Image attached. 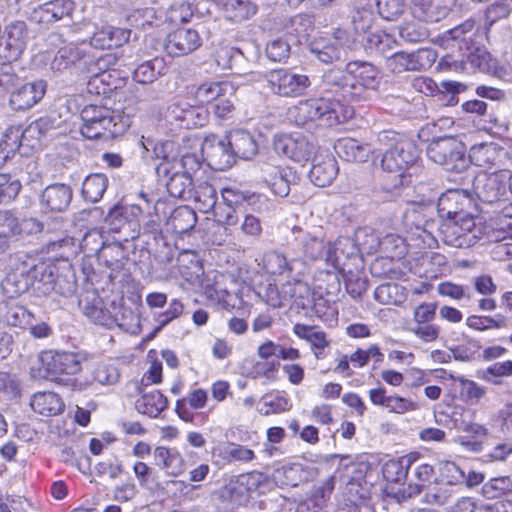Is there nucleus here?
Segmentation results:
<instances>
[{
    "instance_id": "nucleus-1",
    "label": "nucleus",
    "mask_w": 512,
    "mask_h": 512,
    "mask_svg": "<svg viewBox=\"0 0 512 512\" xmlns=\"http://www.w3.org/2000/svg\"><path fill=\"white\" fill-rule=\"evenodd\" d=\"M352 113V109L338 99L319 97L302 100L290 107L288 117L297 126L312 129L338 125L347 121Z\"/></svg>"
},
{
    "instance_id": "nucleus-2",
    "label": "nucleus",
    "mask_w": 512,
    "mask_h": 512,
    "mask_svg": "<svg viewBox=\"0 0 512 512\" xmlns=\"http://www.w3.org/2000/svg\"><path fill=\"white\" fill-rule=\"evenodd\" d=\"M419 150L416 144L408 139H400L382 156L381 167L384 171L399 177L400 184L410 182L411 174L408 172L417 162Z\"/></svg>"
},
{
    "instance_id": "nucleus-3",
    "label": "nucleus",
    "mask_w": 512,
    "mask_h": 512,
    "mask_svg": "<svg viewBox=\"0 0 512 512\" xmlns=\"http://www.w3.org/2000/svg\"><path fill=\"white\" fill-rule=\"evenodd\" d=\"M86 352L43 351L39 361L44 371V377L53 381H61L63 375H75L82 369V364L88 361Z\"/></svg>"
},
{
    "instance_id": "nucleus-4",
    "label": "nucleus",
    "mask_w": 512,
    "mask_h": 512,
    "mask_svg": "<svg viewBox=\"0 0 512 512\" xmlns=\"http://www.w3.org/2000/svg\"><path fill=\"white\" fill-rule=\"evenodd\" d=\"M466 149L455 137H440L427 146L428 158L443 166L447 171L461 172L467 167Z\"/></svg>"
},
{
    "instance_id": "nucleus-5",
    "label": "nucleus",
    "mask_w": 512,
    "mask_h": 512,
    "mask_svg": "<svg viewBox=\"0 0 512 512\" xmlns=\"http://www.w3.org/2000/svg\"><path fill=\"white\" fill-rule=\"evenodd\" d=\"M82 125L81 134L87 139H98L109 134L116 136L122 132V127H118L113 111L110 109L88 105L81 111Z\"/></svg>"
},
{
    "instance_id": "nucleus-6",
    "label": "nucleus",
    "mask_w": 512,
    "mask_h": 512,
    "mask_svg": "<svg viewBox=\"0 0 512 512\" xmlns=\"http://www.w3.org/2000/svg\"><path fill=\"white\" fill-rule=\"evenodd\" d=\"M270 91L277 96L297 98L306 94L311 86L310 77L288 68H279L266 74Z\"/></svg>"
},
{
    "instance_id": "nucleus-7",
    "label": "nucleus",
    "mask_w": 512,
    "mask_h": 512,
    "mask_svg": "<svg viewBox=\"0 0 512 512\" xmlns=\"http://www.w3.org/2000/svg\"><path fill=\"white\" fill-rule=\"evenodd\" d=\"M287 249L295 257H305L311 260L322 257L325 252L324 232L322 228L312 230L294 226L287 238Z\"/></svg>"
},
{
    "instance_id": "nucleus-8",
    "label": "nucleus",
    "mask_w": 512,
    "mask_h": 512,
    "mask_svg": "<svg viewBox=\"0 0 512 512\" xmlns=\"http://www.w3.org/2000/svg\"><path fill=\"white\" fill-rule=\"evenodd\" d=\"M439 231L444 243L457 248L471 247L477 240L472 213H467L461 218L446 219Z\"/></svg>"
},
{
    "instance_id": "nucleus-9",
    "label": "nucleus",
    "mask_w": 512,
    "mask_h": 512,
    "mask_svg": "<svg viewBox=\"0 0 512 512\" xmlns=\"http://www.w3.org/2000/svg\"><path fill=\"white\" fill-rule=\"evenodd\" d=\"M436 57V53L431 49L422 48L410 53L397 51L386 57L385 67L392 73L421 71L429 68Z\"/></svg>"
},
{
    "instance_id": "nucleus-10",
    "label": "nucleus",
    "mask_w": 512,
    "mask_h": 512,
    "mask_svg": "<svg viewBox=\"0 0 512 512\" xmlns=\"http://www.w3.org/2000/svg\"><path fill=\"white\" fill-rule=\"evenodd\" d=\"M474 205V200L467 190L449 189L439 197L437 209L439 216L446 220L472 213Z\"/></svg>"
},
{
    "instance_id": "nucleus-11",
    "label": "nucleus",
    "mask_w": 512,
    "mask_h": 512,
    "mask_svg": "<svg viewBox=\"0 0 512 512\" xmlns=\"http://www.w3.org/2000/svg\"><path fill=\"white\" fill-rule=\"evenodd\" d=\"M291 176L295 177L290 170L278 165L275 159L259 162V181L267 185L277 196L286 197L289 194Z\"/></svg>"
},
{
    "instance_id": "nucleus-12",
    "label": "nucleus",
    "mask_w": 512,
    "mask_h": 512,
    "mask_svg": "<svg viewBox=\"0 0 512 512\" xmlns=\"http://www.w3.org/2000/svg\"><path fill=\"white\" fill-rule=\"evenodd\" d=\"M274 150L296 162H306L314 152V145L301 133L282 134L274 139Z\"/></svg>"
},
{
    "instance_id": "nucleus-13",
    "label": "nucleus",
    "mask_w": 512,
    "mask_h": 512,
    "mask_svg": "<svg viewBox=\"0 0 512 512\" xmlns=\"http://www.w3.org/2000/svg\"><path fill=\"white\" fill-rule=\"evenodd\" d=\"M28 39L27 25L24 21H14L5 27L0 42V57L6 61L17 60L23 53Z\"/></svg>"
},
{
    "instance_id": "nucleus-14",
    "label": "nucleus",
    "mask_w": 512,
    "mask_h": 512,
    "mask_svg": "<svg viewBox=\"0 0 512 512\" xmlns=\"http://www.w3.org/2000/svg\"><path fill=\"white\" fill-rule=\"evenodd\" d=\"M201 151L209 165L216 170H226L236 161L227 136L223 138L216 135L207 136L202 143Z\"/></svg>"
},
{
    "instance_id": "nucleus-15",
    "label": "nucleus",
    "mask_w": 512,
    "mask_h": 512,
    "mask_svg": "<svg viewBox=\"0 0 512 512\" xmlns=\"http://www.w3.org/2000/svg\"><path fill=\"white\" fill-rule=\"evenodd\" d=\"M509 177L510 176L505 171L491 174H479L475 177L473 183L475 194L483 203H495L506 193V180Z\"/></svg>"
},
{
    "instance_id": "nucleus-16",
    "label": "nucleus",
    "mask_w": 512,
    "mask_h": 512,
    "mask_svg": "<svg viewBox=\"0 0 512 512\" xmlns=\"http://www.w3.org/2000/svg\"><path fill=\"white\" fill-rule=\"evenodd\" d=\"M202 45V38L197 30L178 28L170 32L164 41V50L172 57L191 54Z\"/></svg>"
},
{
    "instance_id": "nucleus-17",
    "label": "nucleus",
    "mask_w": 512,
    "mask_h": 512,
    "mask_svg": "<svg viewBox=\"0 0 512 512\" xmlns=\"http://www.w3.org/2000/svg\"><path fill=\"white\" fill-rule=\"evenodd\" d=\"M59 120L53 116H43L30 123L26 129L10 128L4 135V142L10 145L11 149L18 148L21 144L19 141L29 140L32 138H40L47 135L51 130L58 127Z\"/></svg>"
},
{
    "instance_id": "nucleus-18",
    "label": "nucleus",
    "mask_w": 512,
    "mask_h": 512,
    "mask_svg": "<svg viewBox=\"0 0 512 512\" xmlns=\"http://www.w3.org/2000/svg\"><path fill=\"white\" fill-rule=\"evenodd\" d=\"M347 73L351 77L353 92H357V90H376L381 83V72L371 62L350 61L347 63Z\"/></svg>"
},
{
    "instance_id": "nucleus-19",
    "label": "nucleus",
    "mask_w": 512,
    "mask_h": 512,
    "mask_svg": "<svg viewBox=\"0 0 512 512\" xmlns=\"http://www.w3.org/2000/svg\"><path fill=\"white\" fill-rule=\"evenodd\" d=\"M434 474V469L427 463H421L414 467L411 475L408 478L407 487L399 488L393 491V488H387L388 495H392L398 502L404 501L419 495L422 489L431 482Z\"/></svg>"
},
{
    "instance_id": "nucleus-20",
    "label": "nucleus",
    "mask_w": 512,
    "mask_h": 512,
    "mask_svg": "<svg viewBox=\"0 0 512 512\" xmlns=\"http://www.w3.org/2000/svg\"><path fill=\"white\" fill-rule=\"evenodd\" d=\"M46 88L44 80L23 84L11 92L9 105L15 111L30 109L44 97Z\"/></svg>"
},
{
    "instance_id": "nucleus-21",
    "label": "nucleus",
    "mask_w": 512,
    "mask_h": 512,
    "mask_svg": "<svg viewBox=\"0 0 512 512\" xmlns=\"http://www.w3.org/2000/svg\"><path fill=\"white\" fill-rule=\"evenodd\" d=\"M73 10V1L53 0L33 8L29 14V19L38 24H51L70 16Z\"/></svg>"
},
{
    "instance_id": "nucleus-22",
    "label": "nucleus",
    "mask_w": 512,
    "mask_h": 512,
    "mask_svg": "<svg viewBox=\"0 0 512 512\" xmlns=\"http://www.w3.org/2000/svg\"><path fill=\"white\" fill-rule=\"evenodd\" d=\"M456 0H412V13L415 18L424 22H438L445 18Z\"/></svg>"
},
{
    "instance_id": "nucleus-23",
    "label": "nucleus",
    "mask_w": 512,
    "mask_h": 512,
    "mask_svg": "<svg viewBox=\"0 0 512 512\" xmlns=\"http://www.w3.org/2000/svg\"><path fill=\"white\" fill-rule=\"evenodd\" d=\"M476 25L473 19H468L458 26L445 31L440 36L441 44L447 48L457 47L459 50H471L476 35Z\"/></svg>"
},
{
    "instance_id": "nucleus-24",
    "label": "nucleus",
    "mask_w": 512,
    "mask_h": 512,
    "mask_svg": "<svg viewBox=\"0 0 512 512\" xmlns=\"http://www.w3.org/2000/svg\"><path fill=\"white\" fill-rule=\"evenodd\" d=\"M72 196V189L68 185L51 184L42 191L40 206L45 211L63 212L69 207Z\"/></svg>"
},
{
    "instance_id": "nucleus-25",
    "label": "nucleus",
    "mask_w": 512,
    "mask_h": 512,
    "mask_svg": "<svg viewBox=\"0 0 512 512\" xmlns=\"http://www.w3.org/2000/svg\"><path fill=\"white\" fill-rule=\"evenodd\" d=\"M56 267L53 264L39 262L28 270L30 286L40 295H49L55 290Z\"/></svg>"
},
{
    "instance_id": "nucleus-26",
    "label": "nucleus",
    "mask_w": 512,
    "mask_h": 512,
    "mask_svg": "<svg viewBox=\"0 0 512 512\" xmlns=\"http://www.w3.org/2000/svg\"><path fill=\"white\" fill-rule=\"evenodd\" d=\"M131 30L126 28L104 26L94 32L90 44L97 49H112L127 43Z\"/></svg>"
},
{
    "instance_id": "nucleus-27",
    "label": "nucleus",
    "mask_w": 512,
    "mask_h": 512,
    "mask_svg": "<svg viewBox=\"0 0 512 512\" xmlns=\"http://www.w3.org/2000/svg\"><path fill=\"white\" fill-rule=\"evenodd\" d=\"M338 171L337 161L333 156H315L309 178L315 186L325 187L333 182Z\"/></svg>"
},
{
    "instance_id": "nucleus-28",
    "label": "nucleus",
    "mask_w": 512,
    "mask_h": 512,
    "mask_svg": "<svg viewBox=\"0 0 512 512\" xmlns=\"http://www.w3.org/2000/svg\"><path fill=\"white\" fill-rule=\"evenodd\" d=\"M227 138L235 159L238 157L250 160L257 154L258 145L248 131L235 129L227 135Z\"/></svg>"
},
{
    "instance_id": "nucleus-29",
    "label": "nucleus",
    "mask_w": 512,
    "mask_h": 512,
    "mask_svg": "<svg viewBox=\"0 0 512 512\" xmlns=\"http://www.w3.org/2000/svg\"><path fill=\"white\" fill-rule=\"evenodd\" d=\"M418 458L419 454L412 452L398 459L387 461L382 469L384 478L391 483H399L408 478L409 470L416 463Z\"/></svg>"
},
{
    "instance_id": "nucleus-30",
    "label": "nucleus",
    "mask_w": 512,
    "mask_h": 512,
    "mask_svg": "<svg viewBox=\"0 0 512 512\" xmlns=\"http://www.w3.org/2000/svg\"><path fill=\"white\" fill-rule=\"evenodd\" d=\"M165 181L167 191L172 197L184 200L191 199L193 195V180L188 172L180 169H173L166 178H159Z\"/></svg>"
},
{
    "instance_id": "nucleus-31",
    "label": "nucleus",
    "mask_w": 512,
    "mask_h": 512,
    "mask_svg": "<svg viewBox=\"0 0 512 512\" xmlns=\"http://www.w3.org/2000/svg\"><path fill=\"white\" fill-rule=\"evenodd\" d=\"M155 464L172 476L180 475L185 469V462L175 448L159 446L153 452Z\"/></svg>"
},
{
    "instance_id": "nucleus-32",
    "label": "nucleus",
    "mask_w": 512,
    "mask_h": 512,
    "mask_svg": "<svg viewBox=\"0 0 512 512\" xmlns=\"http://www.w3.org/2000/svg\"><path fill=\"white\" fill-rule=\"evenodd\" d=\"M32 410L43 416H55L64 410V402L61 397L54 392H37L31 400Z\"/></svg>"
},
{
    "instance_id": "nucleus-33",
    "label": "nucleus",
    "mask_w": 512,
    "mask_h": 512,
    "mask_svg": "<svg viewBox=\"0 0 512 512\" xmlns=\"http://www.w3.org/2000/svg\"><path fill=\"white\" fill-rule=\"evenodd\" d=\"M350 75L347 73V64L345 69L333 67L323 74V83L334 91H341L344 97L354 98L359 96V92H353V84L350 81Z\"/></svg>"
},
{
    "instance_id": "nucleus-34",
    "label": "nucleus",
    "mask_w": 512,
    "mask_h": 512,
    "mask_svg": "<svg viewBox=\"0 0 512 512\" xmlns=\"http://www.w3.org/2000/svg\"><path fill=\"white\" fill-rule=\"evenodd\" d=\"M154 155L161 162L156 166V174L158 178H166L175 169V143L172 141H162L154 145Z\"/></svg>"
},
{
    "instance_id": "nucleus-35",
    "label": "nucleus",
    "mask_w": 512,
    "mask_h": 512,
    "mask_svg": "<svg viewBox=\"0 0 512 512\" xmlns=\"http://www.w3.org/2000/svg\"><path fill=\"white\" fill-rule=\"evenodd\" d=\"M336 153L346 161L364 162L368 159L370 148L353 138H343L335 145Z\"/></svg>"
},
{
    "instance_id": "nucleus-36",
    "label": "nucleus",
    "mask_w": 512,
    "mask_h": 512,
    "mask_svg": "<svg viewBox=\"0 0 512 512\" xmlns=\"http://www.w3.org/2000/svg\"><path fill=\"white\" fill-rule=\"evenodd\" d=\"M167 73V66L163 58L155 57L137 66L133 72V79L142 84L152 83L158 77Z\"/></svg>"
},
{
    "instance_id": "nucleus-37",
    "label": "nucleus",
    "mask_w": 512,
    "mask_h": 512,
    "mask_svg": "<svg viewBox=\"0 0 512 512\" xmlns=\"http://www.w3.org/2000/svg\"><path fill=\"white\" fill-rule=\"evenodd\" d=\"M168 406L167 398L159 390L143 393L137 400V410L151 418H156Z\"/></svg>"
},
{
    "instance_id": "nucleus-38",
    "label": "nucleus",
    "mask_w": 512,
    "mask_h": 512,
    "mask_svg": "<svg viewBox=\"0 0 512 512\" xmlns=\"http://www.w3.org/2000/svg\"><path fill=\"white\" fill-rule=\"evenodd\" d=\"M233 87L228 82H205L201 84L195 91L196 101L209 107L220 97H224L227 93H231Z\"/></svg>"
},
{
    "instance_id": "nucleus-39",
    "label": "nucleus",
    "mask_w": 512,
    "mask_h": 512,
    "mask_svg": "<svg viewBox=\"0 0 512 512\" xmlns=\"http://www.w3.org/2000/svg\"><path fill=\"white\" fill-rule=\"evenodd\" d=\"M260 404L259 412L265 416L280 414L289 411L292 407L287 394L277 390L264 394L260 399Z\"/></svg>"
},
{
    "instance_id": "nucleus-40",
    "label": "nucleus",
    "mask_w": 512,
    "mask_h": 512,
    "mask_svg": "<svg viewBox=\"0 0 512 512\" xmlns=\"http://www.w3.org/2000/svg\"><path fill=\"white\" fill-rule=\"evenodd\" d=\"M312 475L311 469L300 463L283 466L277 471V478L279 481L283 485L290 487H296L301 483L309 481Z\"/></svg>"
},
{
    "instance_id": "nucleus-41",
    "label": "nucleus",
    "mask_w": 512,
    "mask_h": 512,
    "mask_svg": "<svg viewBox=\"0 0 512 512\" xmlns=\"http://www.w3.org/2000/svg\"><path fill=\"white\" fill-rule=\"evenodd\" d=\"M108 186V178L103 173L88 175L82 184V195L86 201L98 202L104 195Z\"/></svg>"
},
{
    "instance_id": "nucleus-42",
    "label": "nucleus",
    "mask_w": 512,
    "mask_h": 512,
    "mask_svg": "<svg viewBox=\"0 0 512 512\" xmlns=\"http://www.w3.org/2000/svg\"><path fill=\"white\" fill-rule=\"evenodd\" d=\"M79 305L83 313L94 323L102 326H108L112 323V317L108 310L102 306V301L93 295L92 300L88 298L80 299Z\"/></svg>"
},
{
    "instance_id": "nucleus-43",
    "label": "nucleus",
    "mask_w": 512,
    "mask_h": 512,
    "mask_svg": "<svg viewBox=\"0 0 512 512\" xmlns=\"http://www.w3.org/2000/svg\"><path fill=\"white\" fill-rule=\"evenodd\" d=\"M294 334L302 340L307 341L313 348H328L331 341L327 339L326 333L317 326L297 323L293 326Z\"/></svg>"
},
{
    "instance_id": "nucleus-44",
    "label": "nucleus",
    "mask_w": 512,
    "mask_h": 512,
    "mask_svg": "<svg viewBox=\"0 0 512 512\" xmlns=\"http://www.w3.org/2000/svg\"><path fill=\"white\" fill-rule=\"evenodd\" d=\"M32 314L22 305L6 303L0 308V320L9 326L24 327L30 324Z\"/></svg>"
},
{
    "instance_id": "nucleus-45",
    "label": "nucleus",
    "mask_w": 512,
    "mask_h": 512,
    "mask_svg": "<svg viewBox=\"0 0 512 512\" xmlns=\"http://www.w3.org/2000/svg\"><path fill=\"white\" fill-rule=\"evenodd\" d=\"M84 55V52L79 47L74 44H69L59 49L51 62V68L54 71L62 72L82 60Z\"/></svg>"
},
{
    "instance_id": "nucleus-46",
    "label": "nucleus",
    "mask_w": 512,
    "mask_h": 512,
    "mask_svg": "<svg viewBox=\"0 0 512 512\" xmlns=\"http://www.w3.org/2000/svg\"><path fill=\"white\" fill-rule=\"evenodd\" d=\"M335 487V477L330 476L320 485L315 486L311 491L309 498L306 501L307 507L311 512H318L324 507L331 497V494Z\"/></svg>"
},
{
    "instance_id": "nucleus-47",
    "label": "nucleus",
    "mask_w": 512,
    "mask_h": 512,
    "mask_svg": "<svg viewBox=\"0 0 512 512\" xmlns=\"http://www.w3.org/2000/svg\"><path fill=\"white\" fill-rule=\"evenodd\" d=\"M499 157L498 147L493 143L474 145L469 152L470 161L479 167H490Z\"/></svg>"
},
{
    "instance_id": "nucleus-48",
    "label": "nucleus",
    "mask_w": 512,
    "mask_h": 512,
    "mask_svg": "<svg viewBox=\"0 0 512 512\" xmlns=\"http://www.w3.org/2000/svg\"><path fill=\"white\" fill-rule=\"evenodd\" d=\"M214 451L222 460L226 462H249L255 457V454L251 449L235 443H225L219 445L214 449Z\"/></svg>"
},
{
    "instance_id": "nucleus-49",
    "label": "nucleus",
    "mask_w": 512,
    "mask_h": 512,
    "mask_svg": "<svg viewBox=\"0 0 512 512\" xmlns=\"http://www.w3.org/2000/svg\"><path fill=\"white\" fill-rule=\"evenodd\" d=\"M376 241L379 252L391 259L401 258L406 253L405 239L398 234L390 233Z\"/></svg>"
},
{
    "instance_id": "nucleus-50",
    "label": "nucleus",
    "mask_w": 512,
    "mask_h": 512,
    "mask_svg": "<svg viewBox=\"0 0 512 512\" xmlns=\"http://www.w3.org/2000/svg\"><path fill=\"white\" fill-rule=\"evenodd\" d=\"M192 198L198 204L199 210L204 213L212 211L218 199L216 189L208 182H202L193 187Z\"/></svg>"
},
{
    "instance_id": "nucleus-51",
    "label": "nucleus",
    "mask_w": 512,
    "mask_h": 512,
    "mask_svg": "<svg viewBox=\"0 0 512 512\" xmlns=\"http://www.w3.org/2000/svg\"><path fill=\"white\" fill-rule=\"evenodd\" d=\"M310 51L323 63H332L340 59L341 50L339 45L330 39H317L310 45Z\"/></svg>"
},
{
    "instance_id": "nucleus-52",
    "label": "nucleus",
    "mask_w": 512,
    "mask_h": 512,
    "mask_svg": "<svg viewBox=\"0 0 512 512\" xmlns=\"http://www.w3.org/2000/svg\"><path fill=\"white\" fill-rule=\"evenodd\" d=\"M105 243L103 232L93 228L83 235L79 248L86 257H98Z\"/></svg>"
},
{
    "instance_id": "nucleus-53",
    "label": "nucleus",
    "mask_w": 512,
    "mask_h": 512,
    "mask_svg": "<svg viewBox=\"0 0 512 512\" xmlns=\"http://www.w3.org/2000/svg\"><path fill=\"white\" fill-rule=\"evenodd\" d=\"M403 291L404 288L396 283H385L376 288L374 297L383 305H399L405 299Z\"/></svg>"
},
{
    "instance_id": "nucleus-54",
    "label": "nucleus",
    "mask_w": 512,
    "mask_h": 512,
    "mask_svg": "<svg viewBox=\"0 0 512 512\" xmlns=\"http://www.w3.org/2000/svg\"><path fill=\"white\" fill-rule=\"evenodd\" d=\"M398 34L407 43H419L428 38L429 31L423 24L413 19L399 25Z\"/></svg>"
},
{
    "instance_id": "nucleus-55",
    "label": "nucleus",
    "mask_w": 512,
    "mask_h": 512,
    "mask_svg": "<svg viewBox=\"0 0 512 512\" xmlns=\"http://www.w3.org/2000/svg\"><path fill=\"white\" fill-rule=\"evenodd\" d=\"M197 222L195 212L188 206L176 208L171 215L170 223L178 233H185L191 230Z\"/></svg>"
},
{
    "instance_id": "nucleus-56",
    "label": "nucleus",
    "mask_w": 512,
    "mask_h": 512,
    "mask_svg": "<svg viewBox=\"0 0 512 512\" xmlns=\"http://www.w3.org/2000/svg\"><path fill=\"white\" fill-rule=\"evenodd\" d=\"M264 476L260 472H252L246 476H242L240 484H230L224 488L223 495H229L234 503L241 502V485L246 484L248 490L256 489L263 481Z\"/></svg>"
},
{
    "instance_id": "nucleus-57",
    "label": "nucleus",
    "mask_w": 512,
    "mask_h": 512,
    "mask_svg": "<svg viewBox=\"0 0 512 512\" xmlns=\"http://www.w3.org/2000/svg\"><path fill=\"white\" fill-rule=\"evenodd\" d=\"M492 237L496 242H499L494 249L495 254L505 253L508 256L512 255V244L503 243L506 240H512V219L501 221L499 226L494 229Z\"/></svg>"
},
{
    "instance_id": "nucleus-58",
    "label": "nucleus",
    "mask_w": 512,
    "mask_h": 512,
    "mask_svg": "<svg viewBox=\"0 0 512 512\" xmlns=\"http://www.w3.org/2000/svg\"><path fill=\"white\" fill-rule=\"evenodd\" d=\"M263 266L266 272L272 275H282L286 271L292 270L286 256L277 251H269L264 254Z\"/></svg>"
},
{
    "instance_id": "nucleus-59",
    "label": "nucleus",
    "mask_w": 512,
    "mask_h": 512,
    "mask_svg": "<svg viewBox=\"0 0 512 512\" xmlns=\"http://www.w3.org/2000/svg\"><path fill=\"white\" fill-rule=\"evenodd\" d=\"M17 217L10 211H0V245L6 251L15 237Z\"/></svg>"
},
{
    "instance_id": "nucleus-60",
    "label": "nucleus",
    "mask_w": 512,
    "mask_h": 512,
    "mask_svg": "<svg viewBox=\"0 0 512 512\" xmlns=\"http://www.w3.org/2000/svg\"><path fill=\"white\" fill-rule=\"evenodd\" d=\"M265 51L269 60L284 62L290 56L291 46L286 38L277 37L268 41Z\"/></svg>"
},
{
    "instance_id": "nucleus-61",
    "label": "nucleus",
    "mask_w": 512,
    "mask_h": 512,
    "mask_svg": "<svg viewBox=\"0 0 512 512\" xmlns=\"http://www.w3.org/2000/svg\"><path fill=\"white\" fill-rule=\"evenodd\" d=\"M512 375V361L496 362L482 370L480 377L493 385H500L501 377Z\"/></svg>"
},
{
    "instance_id": "nucleus-62",
    "label": "nucleus",
    "mask_w": 512,
    "mask_h": 512,
    "mask_svg": "<svg viewBox=\"0 0 512 512\" xmlns=\"http://www.w3.org/2000/svg\"><path fill=\"white\" fill-rule=\"evenodd\" d=\"M458 382L460 384V396L465 402L477 404L486 395V388L475 381L460 377Z\"/></svg>"
},
{
    "instance_id": "nucleus-63",
    "label": "nucleus",
    "mask_w": 512,
    "mask_h": 512,
    "mask_svg": "<svg viewBox=\"0 0 512 512\" xmlns=\"http://www.w3.org/2000/svg\"><path fill=\"white\" fill-rule=\"evenodd\" d=\"M376 6L379 15L388 21L396 20L406 8L405 0H377Z\"/></svg>"
},
{
    "instance_id": "nucleus-64",
    "label": "nucleus",
    "mask_w": 512,
    "mask_h": 512,
    "mask_svg": "<svg viewBox=\"0 0 512 512\" xmlns=\"http://www.w3.org/2000/svg\"><path fill=\"white\" fill-rule=\"evenodd\" d=\"M120 377L116 366L110 363L101 362L93 370V380L101 385H113Z\"/></svg>"
}]
</instances>
